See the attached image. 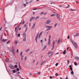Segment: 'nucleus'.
<instances>
[{"label":"nucleus","mask_w":79,"mask_h":79,"mask_svg":"<svg viewBox=\"0 0 79 79\" xmlns=\"http://www.w3.org/2000/svg\"><path fill=\"white\" fill-rule=\"evenodd\" d=\"M73 45H74V47H75V48H77V47L78 46V45H77V44L75 42H73Z\"/></svg>","instance_id":"1"},{"label":"nucleus","mask_w":79,"mask_h":79,"mask_svg":"<svg viewBox=\"0 0 79 79\" xmlns=\"http://www.w3.org/2000/svg\"><path fill=\"white\" fill-rule=\"evenodd\" d=\"M12 52H13V53L14 55H15V48L13 47H12Z\"/></svg>","instance_id":"2"},{"label":"nucleus","mask_w":79,"mask_h":79,"mask_svg":"<svg viewBox=\"0 0 79 79\" xmlns=\"http://www.w3.org/2000/svg\"><path fill=\"white\" fill-rule=\"evenodd\" d=\"M56 16L58 19L60 20V15H59V14L58 13H56Z\"/></svg>","instance_id":"3"},{"label":"nucleus","mask_w":79,"mask_h":79,"mask_svg":"<svg viewBox=\"0 0 79 79\" xmlns=\"http://www.w3.org/2000/svg\"><path fill=\"white\" fill-rule=\"evenodd\" d=\"M39 33H38L37 34V35L35 37V40L36 42H37V39L38 38V37L39 36Z\"/></svg>","instance_id":"4"},{"label":"nucleus","mask_w":79,"mask_h":79,"mask_svg":"<svg viewBox=\"0 0 79 79\" xmlns=\"http://www.w3.org/2000/svg\"><path fill=\"white\" fill-rule=\"evenodd\" d=\"M53 53L52 52H49L48 53V55L49 56H51Z\"/></svg>","instance_id":"5"},{"label":"nucleus","mask_w":79,"mask_h":79,"mask_svg":"<svg viewBox=\"0 0 79 79\" xmlns=\"http://www.w3.org/2000/svg\"><path fill=\"white\" fill-rule=\"evenodd\" d=\"M51 23V20H48L46 22V23L47 24H50Z\"/></svg>","instance_id":"6"},{"label":"nucleus","mask_w":79,"mask_h":79,"mask_svg":"<svg viewBox=\"0 0 79 79\" xmlns=\"http://www.w3.org/2000/svg\"><path fill=\"white\" fill-rule=\"evenodd\" d=\"M51 42V40H50V39H48V44L49 45V47L50 46V43Z\"/></svg>","instance_id":"7"},{"label":"nucleus","mask_w":79,"mask_h":79,"mask_svg":"<svg viewBox=\"0 0 79 79\" xmlns=\"http://www.w3.org/2000/svg\"><path fill=\"white\" fill-rule=\"evenodd\" d=\"M46 63V61H44L43 62H42L40 63V65L41 66H42V65H44V64H45Z\"/></svg>","instance_id":"8"},{"label":"nucleus","mask_w":79,"mask_h":79,"mask_svg":"<svg viewBox=\"0 0 79 79\" xmlns=\"http://www.w3.org/2000/svg\"><path fill=\"white\" fill-rule=\"evenodd\" d=\"M9 66L11 69H14V66H13L11 64L9 65Z\"/></svg>","instance_id":"9"},{"label":"nucleus","mask_w":79,"mask_h":79,"mask_svg":"<svg viewBox=\"0 0 79 79\" xmlns=\"http://www.w3.org/2000/svg\"><path fill=\"white\" fill-rule=\"evenodd\" d=\"M45 27H46V28H52V26H48L47 25H45Z\"/></svg>","instance_id":"10"},{"label":"nucleus","mask_w":79,"mask_h":79,"mask_svg":"<svg viewBox=\"0 0 79 79\" xmlns=\"http://www.w3.org/2000/svg\"><path fill=\"white\" fill-rule=\"evenodd\" d=\"M23 37H26V35L25 32H24L23 33Z\"/></svg>","instance_id":"11"},{"label":"nucleus","mask_w":79,"mask_h":79,"mask_svg":"<svg viewBox=\"0 0 79 79\" xmlns=\"http://www.w3.org/2000/svg\"><path fill=\"white\" fill-rule=\"evenodd\" d=\"M14 43L15 44V45H17L18 43V41L17 40H15L14 41Z\"/></svg>","instance_id":"12"},{"label":"nucleus","mask_w":79,"mask_h":79,"mask_svg":"<svg viewBox=\"0 0 79 79\" xmlns=\"http://www.w3.org/2000/svg\"><path fill=\"white\" fill-rule=\"evenodd\" d=\"M70 69V70L71 71H73V68H72V65H70L69 66Z\"/></svg>","instance_id":"13"},{"label":"nucleus","mask_w":79,"mask_h":79,"mask_svg":"<svg viewBox=\"0 0 79 79\" xmlns=\"http://www.w3.org/2000/svg\"><path fill=\"white\" fill-rule=\"evenodd\" d=\"M75 37H78V36H79V33H77L75 35H74Z\"/></svg>","instance_id":"14"},{"label":"nucleus","mask_w":79,"mask_h":79,"mask_svg":"<svg viewBox=\"0 0 79 79\" xmlns=\"http://www.w3.org/2000/svg\"><path fill=\"white\" fill-rule=\"evenodd\" d=\"M35 23H34L33 24V25L32 27V29H34V27H35Z\"/></svg>","instance_id":"15"},{"label":"nucleus","mask_w":79,"mask_h":79,"mask_svg":"<svg viewBox=\"0 0 79 79\" xmlns=\"http://www.w3.org/2000/svg\"><path fill=\"white\" fill-rule=\"evenodd\" d=\"M24 38L23 39V41L26 42V37H24Z\"/></svg>","instance_id":"16"},{"label":"nucleus","mask_w":79,"mask_h":79,"mask_svg":"<svg viewBox=\"0 0 79 79\" xmlns=\"http://www.w3.org/2000/svg\"><path fill=\"white\" fill-rule=\"evenodd\" d=\"M46 47H47V45H46L44 46V48L42 49V50H45V49L46 48Z\"/></svg>","instance_id":"17"},{"label":"nucleus","mask_w":79,"mask_h":79,"mask_svg":"<svg viewBox=\"0 0 79 79\" xmlns=\"http://www.w3.org/2000/svg\"><path fill=\"white\" fill-rule=\"evenodd\" d=\"M63 54H64V55L66 54V50H64V51L63 52Z\"/></svg>","instance_id":"18"},{"label":"nucleus","mask_w":79,"mask_h":79,"mask_svg":"<svg viewBox=\"0 0 79 79\" xmlns=\"http://www.w3.org/2000/svg\"><path fill=\"white\" fill-rule=\"evenodd\" d=\"M44 13V12H42L40 14V15H42Z\"/></svg>","instance_id":"19"},{"label":"nucleus","mask_w":79,"mask_h":79,"mask_svg":"<svg viewBox=\"0 0 79 79\" xmlns=\"http://www.w3.org/2000/svg\"><path fill=\"white\" fill-rule=\"evenodd\" d=\"M55 16V14H52L51 15V17H52L53 16Z\"/></svg>","instance_id":"20"},{"label":"nucleus","mask_w":79,"mask_h":79,"mask_svg":"<svg viewBox=\"0 0 79 79\" xmlns=\"http://www.w3.org/2000/svg\"><path fill=\"white\" fill-rule=\"evenodd\" d=\"M39 18H40V17L38 16H37L35 19V20H37V19Z\"/></svg>","instance_id":"21"},{"label":"nucleus","mask_w":79,"mask_h":79,"mask_svg":"<svg viewBox=\"0 0 79 79\" xmlns=\"http://www.w3.org/2000/svg\"><path fill=\"white\" fill-rule=\"evenodd\" d=\"M6 40H4L3 39L2 40V42H6Z\"/></svg>","instance_id":"22"},{"label":"nucleus","mask_w":79,"mask_h":79,"mask_svg":"<svg viewBox=\"0 0 79 79\" xmlns=\"http://www.w3.org/2000/svg\"><path fill=\"white\" fill-rule=\"evenodd\" d=\"M60 40H61L60 38H59L58 40V44L59 43V42H60Z\"/></svg>","instance_id":"23"},{"label":"nucleus","mask_w":79,"mask_h":79,"mask_svg":"<svg viewBox=\"0 0 79 79\" xmlns=\"http://www.w3.org/2000/svg\"><path fill=\"white\" fill-rule=\"evenodd\" d=\"M55 41H53V44H52L53 46H55Z\"/></svg>","instance_id":"24"},{"label":"nucleus","mask_w":79,"mask_h":79,"mask_svg":"<svg viewBox=\"0 0 79 79\" xmlns=\"http://www.w3.org/2000/svg\"><path fill=\"white\" fill-rule=\"evenodd\" d=\"M43 33V31H42L39 35H40V36H41L42 35V34Z\"/></svg>","instance_id":"25"},{"label":"nucleus","mask_w":79,"mask_h":79,"mask_svg":"<svg viewBox=\"0 0 79 79\" xmlns=\"http://www.w3.org/2000/svg\"><path fill=\"white\" fill-rule=\"evenodd\" d=\"M75 58H76V59H77V60H79V57H78V56H76V57H75Z\"/></svg>","instance_id":"26"},{"label":"nucleus","mask_w":79,"mask_h":79,"mask_svg":"<svg viewBox=\"0 0 79 79\" xmlns=\"http://www.w3.org/2000/svg\"><path fill=\"white\" fill-rule=\"evenodd\" d=\"M6 31L7 33V34L8 35V31H7V30H6Z\"/></svg>","instance_id":"27"},{"label":"nucleus","mask_w":79,"mask_h":79,"mask_svg":"<svg viewBox=\"0 0 79 79\" xmlns=\"http://www.w3.org/2000/svg\"><path fill=\"white\" fill-rule=\"evenodd\" d=\"M12 72H13V73H16V71L15 70H12Z\"/></svg>","instance_id":"28"},{"label":"nucleus","mask_w":79,"mask_h":79,"mask_svg":"<svg viewBox=\"0 0 79 79\" xmlns=\"http://www.w3.org/2000/svg\"><path fill=\"white\" fill-rule=\"evenodd\" d=\"M40 42H41V44H42V43H43V40H40Z\"/></svg>","instance_id":"29"},{"label":"nucleus","mask_w":79,"mask_h":79,"mask_svg":"<svg viewBox=\"0 0 79 79\" xmlns=\"http://www.w3.org/2000/svg\"><path fill=\"white\" fill-rule=\"evenodd\" d=\"M74 64L75 66H77V63H76V62H75L74 63Z\"/></svg>","instance_id":"30"},{"label":"nucleus","mask_w":79,"mask_h":79,"mask_svg":"<svg viewBox=\"0 0 79 79\" xmlns=\"http://www.w3.org/2000/svg\"><path fill=\"white\" fill-rule=\"evenodd\" d=\"M14 67L15 68H18V66H17V65H15Z\"/></svg>","instance_id":"31"},{"label":"nucleus","mask_w":79,"mask_h":79,"mask_svg":"<svg viewBox=\"0 0 79 79\" xmlns=\"http://www.w3.org/2000/svg\"><path fill=\"white\" fill-rule=\"evenodd\" d=\"M29 50H30V49H28L26 51V52H28V51H29Z\"/></svg>","instance_id":"32"},{"label":"nucleus","mask_w":79,"mask_h":79,"mask_svg":"<svg viewBox=\"0 0 79 79\" xmlns=\"http://www.w3.org/2000/svg\"><path fill=\"white\" fill-rule=\"evenodd\" d=\"M21 56H22L21 60H23V55H22Z\"/></svg>","instance_id":"33"},{"label":"nucleus","mask_w":79,"mask_h":79,"mask_svg":"<svg viewBox=\"0 0 79 79\" xmlns=\"http://www.w3.org/2000/svg\"><path fill=\"white\" fill-rule=\"evenodd\" d=\"M71 74H74V72L72 71L71 72Z\"/></svg>","instance_id":"34"},{"label":"nucleus","mask_w":79,"mask_h":79,"mask_svg":"<svg viewBox=\"0 0 79 79\" xmlns=\"http://www.w3.org/2000/svg\"><path fill=\"white\" fill-rule=\"evenodd\" d=\"M16 70L17 71H19V68H17L16 69Z\"/></svg>","instance_id":"35"},{"label":"nucleus","mask_w":79,"mask_h":79,"mask_svg":"<svg viewBox=\"0 0 79 79\" xmlns=\"http://www.w3.org/2000/svg\"><path fill=\"white\" fill-rule=\"evenodd\" d=\"M16 52L17 53H18L19 52V49H17L16 50Z\"/></svg>","instance_id":"36"},{"label":"nucleus","mask_w":79,"mask_h":79,"mask_svg":"<svg viewBox=\"0 0 79 79\" xmlns=\"http://www.w3.org/2000/svg\"><path fill=\"white\" fill-rule=\"evenodd\" d=\"M10 40H9L7 42V44H9V43H10Z\"/></svg>","instance_id":"37"},{"label":"nucleus","mask_w":79,"mask_h":79,"mask_svg":"<svg viewBox=\"0 0 79 79\" xmlns=\"http://www.w3.org/2000/svg\"><path fill=\"white\" fill-rule=\"evenodd\" d=\"M18 37H20V34L19 33L18 34Z\"/></svg>","instance_id":"38"},{"label":"nucleus","mask_w":79,"mask_h":79,"mask_svg":"<svg viewBox=\"0 0 79 79\" xmlns=\"http://www.w3.org/2000/svg\"><path fill=\"white\" fill-rule=\"evenodd\" d=\"M31 19H35V17H31Z\"/></svg>","instance_id":"39"},{"label":"nucleus","mask_w":79,"mask_h":79,"mask_svg":"<svg viewBox=\"0 0 79 79\" xmlns=\"http://www.w3.org/2000/svg\"><path fill=\"white\" fill-rule=\"evenodd\" d=\"M23 54V52H20V56H22V54Z\"/></svg>","instance_id":"40"},{"label":"nucleus","mask_w":79,"mask_h":79,"mask_svg":"<svg viewBox=\"0 0 79 79\" xmlns=\"http://www.w3.org/2000/svg\"><path fill=\"white\" fill-rule=\"evenodd\" d=\"M26 60H27V57L25 56V61H26Z\"/></svg>","instance_id":"41"},{"label":"nucleus","mask_w":79,"mask_h":79,"mask_svg":"<svg viewBox=\"0 0 79 79\" xmlns=\"http://www.w3.org/2000/svg\"><path fill=\"white\" fill-rule=\"evenodd\" d=\"M57 25V23H56L54 26V27H56V26Z\"/></svg>","instance_id":"42"},{"label":"nucleus","mask_w":79,"mask_h":79,"mask_svg":"<svg viewBox=\"0 0 79 79\" xmlns=\"http://www.w3.org/2000/svg\"><path fill=\"white\" fill-rule=\"evenodd\" d=\"M50 29H51V28H48L46 30V31H48V30H50Z\"/></svg>","instance_id":"43"},{"label":"nucleus","mask_w":79,"mask_h":79,"mask_svg":"<svg viewBox=\"0 0 79 79\" xmlns=\"http://www.w3.org/2000/svg\"><path fill=\"white\" fill-rule=\"evenodd\" d=\"M58 63H56V66H58Z\"/></svg>","instance_id":"44"},{"label":"nucleus","mask_w":79,"mask_h":79,"mask_svg":"<svg viewBox=\"0 0 79 79\" xmlns=\"http://www.w3.org/2000/svg\"><path fill=\"white\" fill-rule=\"evenodd\" d=\"M55 76H58V73H56V74H55Z\"/></svg>","instance_id":"45"},{"label":"nucleus","mask_w":79,"mask_h":79,"mask_svg":"<svg viewBox=\"0 0 79 79\" xmlns=\"http://www.w3.org/2000/svg\"><path fill=\"white\" fill-rule=\"evenodd\" d=\"M71 41L72 42V44H73V42H74L73 41V40L72 39L71 40Z\"/></svg>","instance_id":"46"},{"label":"nucleus","mask_w":79,"mask_h":79,"mask_svg":"<svg viewBox=\"0 0 79 79\" xmlns=\"http://www.w3.org/2000/svg\"><path fill=\"white\" fill-rule=\"evenodd\" d=\"M27 27L26 28V30H25V32H26V31H27Z\"/></svg>","instance_id":"47"},{"label":"nucleus","mask_w":79,"mask_h":79,"mask_svg":"<svg viewBox=\"0 0 79 79\" xmlns=\"http://www.w3.org/2000/svg\"><path fill=\"white\" fill-rule=\"evenodd\" d=\"M54 47H55V46H53L52 49H51V50H53V49L54 48Z\"/></svg>","instance_id":"48"},{"label":"nucleus","mask_w":79,"mask_h":79,"mask_svg":"<svg viewBox=\"0 0 79 79\" xmlns=\"http://www.w3.org/2000/svg\"><path fill=\"white\" fill-rule=\"evenodd\" d=\"M24 24V20H23V23H22V24Z\"/></svg>","instance_id":"49"},{"label":"nucleus","mask_w":79,"mask_h":79,"mask_svg":"<svg viewBox=\"0 0 79 79\" xmlns=\"http://www.w3.org/2000/svg\"><path fill=\"white\" fill-rule=\"evenodd\" d=\"M29 75H30V76H32V73H30V74H29Z\"/></svg>","instance_id":"50"},{"label":"nucleus","mask_w":79,"mask_h":79,"mask_svg":"<svg viewBox=\"0 0 79 79\" xmlns=\"http://www.w3.org/2000/svg\"><path fill=\"white\" fill-rule=\"evenodd\" d=\"M52 76H50V77H49V78L50 79H52Z\"/></svg>","instance_id":"51"},{"label":"nucleus","mask_w":79,"mask_h":79,"mask_svg":"<svg viewBox=\"0 0 79 79\" xmlns=\"http://www.w3.org/2000/svg\"><path fill=\"white\" fill-rule=\"evenodd\" d=\"M70 10V11H75V10H73V9H72V10Z\"/></svg>","instance_id":"52"},{"label":"nucleus","mask_w":79,"mask_h":79,"mask_svg":"<svg viewBox=\"0 0 79 79\" xmlns=\"http://www.w3.org/2000/svg\"><path fill=\"white\" fill-rule=\"evenodd\" d=\"M38 63H39V61H37V63L36 64V65L37 66V64H38Z\"/></svg>","instance_id":"53"},{"label":"nucleus","mask_w":79,"mask_h":79,"mask_svg":"<svg viewBox=\"0 0 79 79\" xmlns=\"http://www.w3.org/2000/svg\"><path fill=\"white\" fill-rule=\"evenodd\" d=\"M67 39H69V35H68Z\"/></svg>","instance_id":"54"},{"label":"nucleus","mask_w":79,"mask_h":79,"mask_svg":"<svg viewBox=\"0 0 79 79\" xmlns=\"http://www.w3.org/2000/svg\"><path fill=\"white\" fill-rule=\"evenodd\" d=\"M67 61V63L68 64L69 63V60H68Z\"/></svg>","instance_id":"55"},{"label":"nucleus","mask_w":79,"mask_h":79,"mask_svg":"<svg viewBox=\"0 0 79 79\" xmlns=\"http://www.w3.org/2000/svg\"><path fill=\"white\" fill-rule=\"evenodd\" d=\"M16 35H17V34H18V32L16 31Z\"/></svg>","instance_id":"56"},{"label":"nucleus","mask_w":79,"mask_h":79,"mask_svg":"<svg viewBox=\"0 0 79 79\" xmlns=\"http://www.w3.org/2000/svg\"><path fill=\"white\" fill-rule=\"evenodd\" d=\"M50 38H51V36L50 35H49V39H50Z\"/></svg>","instance_id":"57"},{"label":"nucleus","mask_w":79,"mask_h":79,"mask_svg":"<svg viewBox=\"0 0 79 79\" xmlns=\"http://www.w3.org/2000/svg\"><path fill=\"white\" fill-rule=\"evenodd\" d=\"M38 74H39V75H40V72H39L38 73Z\"/></svg>","instance_id":"58"},{"label":"nucleus","mask_w":79,"mask_h":79,"mask_svg":"<svg viewBox=\"0 0 79 79\" xmlns=\"http://www.w3.org/2000/svg\"><path fill=\"white\" fill-rule=\"evenodd\" d=\"M23 5L24 6H26V4H23Z\"/></svg>","instance_id":"59"},{"label":"nucleus","mask_w":79,"mask_h":79,"mask_svg":"<svg viewBox=\"0 0 79 79\" xmlns=\"http://www.w3.org/2000/svg\"><path fill=\"white\" fill-rule=\"evenodd\" d=\"M19 27H18L19 30H21V28L20 27V28H19Z\"/></svg>","instance_id":"60"},{"label":"nucleus","mask_w":79,"mask_h":79,"mask_svg":"<svg viewBox=\"0 0 79 79\" xmlns=\"http://www.w3.org/2000/svg\"><path fill=\"white\" fill-rule=\"evenodd\" d=\"M34 62H35V60L34 59L33 61V63H34Z\"/></svg>","instance_id":"61"},{"label":"nucleus","mask_w":79,"mask_h":79,"mask_svg":"<svg viewBox=\"0 0 79 79\" xmlns=\"http://www.w3.org/2000/svg\"><path fill=\"white\" fill-rule=\"evenodd\" d=\"M45 42L47 41V39H46V38H45Z\"/></svg>","instance_id":"62"},{"label":"nucleus","mask_w":79,"mask_h":79,"mask_svg":"<svg viewBox=\"0 0 79 79\" xmlns=\"http://www.w3.org/2000/svg\"><path fill=\"white\" fill-rule=\"evenodd\" d=\"M46 14H47V13L45 12L44 14V15H46Z\"/></svg>","instance_id":"63"},{"label":"nucleus","mask_w":79,"mask_h":79,"mask_svg":"<svg viewBox=\"0 0 79 79\" xmlns=\"http://www.w3.org/2000/svg\"><path fill=\"white\" fill-rule=\"evenodd\" d=\"M32 52H30V54H32Z\"/></svg>","instance_id":"64"}]
</instances>
